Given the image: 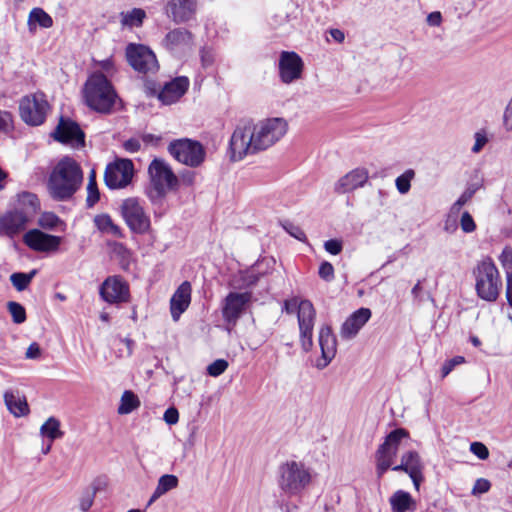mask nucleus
Masks as SVG:
<instances>
[{
    "mask_svg": "<svg viewBox=\"0 0 512 512\" xmlns=\"http://www.w3.org/2000/svg\"><path fill=\"white\" fill-rule=\"evenodd\" d=\"M283 118H269L253 125H238L230 139L231 160H242L246 155L265 150L278 142L287 132Z\"/></svg>",
    "mask_w": 512,
    "mask_h": 512,
    "instance_id": "nucleus-1",
    "label": "nucleus"
},
{
    "mask_svg": "<svg viewBox=\"0 0 512 512\" xmlns=\"http://www.w3.org/2000/svg\"><path fill=\"white\" fill-rule=\"evenodd\" d=\"M83 183V171L76 160L63 157L54 166L48 179V192L56 201H67Z\"/></svg>",
    "mask_w": 512,
    "mask_h": 512,
    "instance_id": "nucleus-2",
    "label": "nucleus"
},
{
    "mask_svg": "<svg viewBox=\"0 0 512 512\" xmlns=\"http://www.w3.org/2000/svg\"><path fill=\"white\" fill-rule=\"evenodd\" d=\"M84 100L88 107L99 113H110L117 94L111 82L102 73L92 74L83 89Z\"/></svg>",
    "mask_w": 512,
    "mask_h": 512,
    "instance_id": "nucleus-3",
    "label": "nucleus"
},
{
    "mask_svg": "<svg viewBox=\"0 0 512 512\" xmlns=\"http://www.w3.org/2000/svg\"><path fill=\"white\" fill-rule=\"evenodd\" d=\"M475 289L479 298L488 302L497 300L502 288L499 271L491 258L480 261L473 271Z\"/></svg>",
    "mask_w": 512,
    "mask_h": 512,
    "instance_id": "nucleus-4",
    "label": "nucleus"
},
{
    "mask_svg": "<svg viewBox=\"0 0 512 512\" xmlns=\"http://www.w3.org/2000/svg\"><path fill=\"white\" fill-rule=\"evenodd\" d=\"M310 481V472L301 462L288 461L279 467V487L287 495H298Z\"/></svg>",
    "mask_w": 512,
    "mask_h": 512,
    "instance_id": "nucleus-5",
    "label": "nucleus"
},
{
    "mask_svg": "<svg viewBox=\"0 0 512 512\" xmlns=\"http://www.w3.org/2000/svg\"><path fill=\"white\" fill-rule=\"evenodd\" d=\"M148 172L153 185V190L149 194L152 201L164 197L169 190L178 186L177 176L164 160L154 159L149 165Z\"/></svg>",
    "mask_w": 512,
    "mask_h": 512,
    "instance_id": "nucleus-6",
    "label": "nucleus"
},
{
    "mask_svg": "<svg viewBox=\"0 0 512 512\" xmlns=\"http://www.w3.org/2000/svg\"><path fill=\"white\" fill-rule=\"evenodd\" d=\"M168 151L178 162L191 168L201 166L206 158L205 147L199 141L188 138L172 141Z\"/></svg>",
    "mask_w": 512,
    "mask_h": 512,
    "instance_id": "nucleus-7",
    "label": "nucleus"
},
{
    "mask_svg": "<svg viewBox=\"0 0 512 512\" xmlns=\"http://www.w3.org/2000/svg\"><path fill=\"white\" fill-rule=\"evenodd\" d=\"M409 433L403 428L391 431L376 451V474L381 478L392 467L401 440L407 438Z\"/></svg>",
    "mask_w": 512,
    "mask_h": 512,
    "instance_id": "nucleus-8",
    "label": "nucleus"
},
{
    "mask_svg": "<svg viewBox=\"0 0 512 512\" xmlns=\"http://www.w3.org/2000/svg\"><path fill=\"white\" fill-rule=\"evenodd\" d=\"M120 213L131 231L144 234L150 229V218L146 214L138 198H127L122 201Z\"/></svg>",
    "mask_w": 512,
    "mask_h": 512,
    "instance_id": "nucleus-9",
    "label": "nucleus"
},
{
    "mask_svg": "<svg viewBox=\"0 0 512 512\" xmlns=\"http://www.w3.org/2000/svg\"><path fill=\"white\" fill-rule=\"evenodd\" d=\"M49 104L42 93L25 96L19 104L22 120L32 126L41 125L47 115Z\"/></svg>",
    "mask_w": 512,
    "mask_h": 512,
    "instance_id": "nucleus-10",
    "label": "nucleus"
},
{
    "mask_svg": "<svg viewBox=\"0 0 512 512\" xmlns=\"http://www.w3.org/2000/svg\"><path fill=\"white\" fill-rule=\"evenodd\" d=\"M316 319V310L311 301L303 299L297 312L300 333V344L305 352L313 347V329Z\"/></svg>",
    "mask_w": 512,
    "mask_h": 512,
    "instance_id": "nucleus-11",
    "label": "nucleus"
},
{
    "mask_svg": "<svg viewBox=\"0 0 512 512\" xmlns=\"http://www.w3.org/2000/svg\"><path fill=\"white\" fill-rule=\"evenodd\" d=\"M134 166L129 159H119L107 165L104 182L110 189H121L131 183Z\"/></svg>",
    "mask_w": 512,
    "mask_h": 512,
    "instance_id": "nucleus-12",
    "label": "nucleus"
},
{
    "mask_svg": "<svg viewBox=\"0 0 512 512\" xmlns=\"http://www.w3.org/2000/svg\"><path fill=\"white\" fill-rule=\"evenodd\" d=\"M128 63L139 73L155 72L158 62L155 54L142 44H129L126 48Z\"/></svg>",
    "mask_w": 512,
    "mask_h": 512,
    "instance_id": "nucleus-13",
    "label": "nucleus"
},
{
    "mask_svg": "<svg viewBox=\"0 0 512 512\" xmlns=\"http://www.w3.org/2000/svg\"><path fill=\"white\" fill-rule=\"evenodd\" d=\"M99 293L102 299L110 304L127 302L129 285L121 276H109L101 284Z\"/></svg>",
    "mask_w": 512,
    "mask_h": 512,
    "instance_id": "nucleus-14",
    "label": "nucleus"
},
{
    "mask_svg": "<svg viewBox=\"0 0 512 512\" xmlns=\"http://www.w3.org/2000/svg\"><path fill=\"white\" fill-rule=\"evenodd\" d=\"M303 61L295 52L283 51L279 58V74L281 81L290 84L302 76Z\"/></svg>",
    "mask_w": 512,
    "mask_h": 512,
    "instance_id": "nucleus-15",
    "label": "nucleus"
},
{
    "mask_svg": "<svg viewBox=\"0 0 512 512\" xmlns=\"http://www.w3.org/2000/svg\"><path fill=\"white\" fill-rule=\"evenodd\" d=\"M23 242L34 251L54 252L58 250L62 238L46 234L39 229H32L24 234Z\"/></svg>",
    "mask_w": 512,
    "mask_h": 512,
    "instance_id": "nucleus-16",
    "label": "nucleus"
},
{
    "mask_svg": "<svg viewBox=\"0 0 512 512\" xmlns=\"http://www.w3.org/2000/svg\"><path fill=\"white\" fill-rule=\"evenodd\" d=\"M393 471H403L409 475L415 488L419 490L420 483L423 481V469L421 457L416 451H407L401 457V463L391 467Z\"/></svg>",
    "mask_w": 512,
    "mask_h": 512,
    "instance_id": "nucleus-17",
    "label": "nucleus"
},
{
    "mask_svg": "<svg viewBox=\"0 0 512 512\" xmlns=\"http://www.w3.org/2000/svg\"><path fill=\"white\" fill-rule=\"evenodd\" d=\"M29 222L28 215L23 211H9L0 216V236L13 239L26 229Z\"/></svg>",
    "mask_w": 512,
    "mask_h": 512,
    "instance_id": "nucleus-18",
    "label": "nucleus"
},
{
    "mask_svg": "<svg viewBox=\"0 0 512 512\" xmlns=\"http://www.w3.org/2000/svg\"><path fill=\"white\" fill-rule=\"evenodd\" d=\"M54 138L62 143L79 147L84 145V133L79 125L70 120L60 118V121L53 133Z\"/></svg>",
    "mask_w": 512,
    "mask_h": 512,
    "instance_id": "nucleus-19",
    "label": "nucleus"
},
{
    "mask_svg": "<svg viewBox=\"0 0 512 512\" xmlns=\"http://www.w3.org/2000/svg\"><path fill=\"white\" fill-rule=\"evenodd\" d=\"M251 295L247 292H230L224 299L222 315L226 322L235 324L243 313L246 304L250 301Z\"/></svg>",
    "mask_w": 512,
    "mask_h": 512,
    "instance_id": "nucleus-20",
    "label": "nucleus"
},
{
    "mask_svg": "<svg viewBox=\"0 0 512 512\" xmlns=\"http://www.w3.org/2000/svg\"><path fill=\"white\" fill-rule=\"evenodd\" d=\"M369 174L365 168H356L342 176L334 185L337 194H345L363 187L368 181Z\"/></svg>",
    "mask_w": 512,
    "mask_h": 512,
    "instance_id": "nucleus-21",
    "label": "nucleus"
},
{
    "mask_svg": "<svg viewBox=\"0 0 512 512\" xmlns=\"http://www.w3.org/2000/svg\"><path fill=\"white\" fill-rule=\"evenodd\" d=\"M319 345L322 358L317 362V367L325 368L335 357L337 351L336 337L329 325H323L319 330Z\"/></svg>",
    "mask_w": 512,
    "mask_h": 512,
    "instance_id": "nucleus-22",
    "label": "nucleus"
},
{
    "mask_svg": "<svg viewBox=\"0 0 512 512\" xmlns=\"http://www.w3.org/2000/svg\"><path fill=\"white\" fill-rule=\"evenodd\" d=\"M196 0H169L165 10L175 23H184L192 19L196 12Z\"/></svg>",
    "mask_w": 512,
    "mask_h": 512,
    "instance_id": "nucleus-23",
    "label": "nucleus"
},
{
    "mask_svg": "<svg viewBox=\"0 0 512 512\" xmlns=\"http://www.w3.org/2000/svg\"><path fill=\"white\" fill-rule=\"evenodd\" d=\"M163 45L172 53L184 52L192 47L193 35L185 28H176L166 34Z\"/></svg>",
    "mask_w": 512,
    "mask_h": 512,
    "instance_id": "nucleus-24",
    "label": "nucleus"
},
{
    "mask_svg": "<svg viewBox=\"0 0 512 512\" xmlns=\"http://www.w3.org/2000/svg\"><path fill=\"white\" fill-rule=\"evenodd\" d=\"M191 284L184 281L174 292L170 299V312L174 321H178L181 314L184 313L191 302Z\"/></svg>",
    "mask_w": 512,
    "mask_h": 512,
    "instance_id": "nucleus-25",
    "label": "nucleus"
},
{
    "mask_svg": "<svg viewBox=\"0 0 512 512\" xmlns=\"http://www.w3.org/2000/svg\"><path fill=\"white\" fill-rule=\"evenodd\" d=\"M189 80L186 77H177L166 83L158 94V99L165 105L177 102L187 91Z\"/></svg>",
    "mask_w": 512,
    "mask_h": 512,
    "instance_id": "nucleus-26",
    "label": "nucleus"
},
{
    "mask_svg": "<svg viewBox=\"0 0 512 512\" xmlns=\"http://www.w3.org/2000/svg\"><path fill=\"white\" fill-rule=\"evenodd\" d=\"M371 311L368 308H360L352 313L343 323L340 334L343 338L351 339L368 322Z\"/></svg>",
    "mask_w": 512,
    "mask_h": 512,
    "instance_id": "nucleus-27",
    "label": "nucleus"
},
{
    "mask_svg": "<svg viewBox=\"0 0 512 512\" xmlns=\"http://www.w3.org/2000/svg\"><path fill=\"white\" fill-rule=\"evenodd\" d=\"M4 402L9 412L15 417H23L30 412L26 397L20 395L18 391L7 390L4 393Z\"/></svg>",
    "mask_w": 512,
    "mask_h": 512,
    "instance_id": "nucleus-28",
    "label": "nucleus"
},
{
    "mask_svg": "<svg viewBox=\"0 0 512 512\" xmlns=\"http://www.w3.org/2000/svg\"><path fill=\"white\" fill-rule=\"evenodd\" d=\"M53 24V18L43 8L35 7L29 12L27 26L30 33H34L38 26L48 29Z\"/></svg>",
    "mask_w": 512,
    "mask_h": 512,
    "instance_id": "nucleus-29",
    "label": "nucleus"
},
{
    "mask_svg": "<svg viewBox=\"0 0 512 512\" xmlns=\"http://www.w3.org/2000/svg\"><path fill=\"white\" fill-rule=\"evenodd\" d=\"M392 512H409L416 509V502L411 495L403 490H397L389 499Z\"/></svg>",
    "mask_w": 512,
    "mask_h": 512,
    "instance_id": "nucleus-30",
    "label": "nucleus"
},
{
    "mask_svg": "<svg viewBox=\"0 0 512 512\" xmlns=\"http://www.w3.org/2000/svg\"><path fill=\"white\" fill-rule=\"evenodd\" d=\"M179 479L176 475L173 474H164L162 475L157 482V486L152 493L148 505L153 504L157 499H159L164 494L178 487Z\"/></svg>",
    "mask_w": 512,
    "mask_h": 512,
    "instance_id": "nucleus-31",
    "label": "nucleus"
},
{
    "mask_svg": "<svg viewBox=\"0 0 512 512\" xmlns=\"http://www.w3.org/2000/svg\"><path fill=\"white\" fill-rule=\"evenodd\" d=\"M119 17L123 28L132 29L134 27H141L147 15L142 8H133L129 11H122Z\"/></svg>",
    "mask_w": 512,
    "mask_h": 512,
    "instance_id": "nucleus-32",
    "label": "nucleus"
},
{
    "mask_svg": "<svg viewBox=\"0 0 512 512\" xmlns=\"http://www.w3.org/2000/svg\"><path fill=\"white\" fill-rule=\"evenodd\" d=\"M94 224L102 233L109 234L118 238L123 236L122 229L120 226L114 223L109 214L103 213L96 215L94 217Z\"/></svg>",
    "mask_w": 512,
    "mask_h": 512,
    "instance_id": "nucleus-33",
    "label": "nucleus"
},
{
    "mask_svg": "<svg viewBox=\"0 0 512 512\" xmlns=\"http://www.w3.org/2000/svg\"><path fill=\"white\" fill-rule=\"evenodd\" d=\"M40 434L51 442L63 436L60 429V421L55 417H49L40 427Z\"/></svg>",
    "mask_w": 512,
    "mask_h": 512,
    "instance_id": "nucleus-34",
    "label": "nucleus"
},
{
    "mask_svg": "<svg viewBox=\"0 0 512 512\" xmlns=\"http://www.w3.org/2000/svg\"><path fill=\"white\" fill-rule=\"evenodd\" d=\"M19 205L22 207L23 212L28 216L36 213L40 209V203L38 197L30 192H23L18 195Z\"/></svg>",
    "mask_w": 512,
    "mask_h": 512,
    "instance_id": "nucleus-35",
    "label": "nucleus"
},
{
    "mask_svg": "<svg viewBox=\"0 0 512 512\" xmlns=\"http://www.w3.org/2000/svg\"><path fill=\"white\" fill-rule=\"evenodd\" d=\"M140 406L139 398L130 390L124 391L121 402L118 407V413L121 415L129 414Z\"/></svg>",
    "mask_w": 512,
    "mask_h": 512,
    "instance_id": "nucleus-36",
    "label": "nucleus"
},
{
    "mask_svg": "<svg viewBox=\"0 0 512 512\" xmlns=\"http://www.w3.org/2000/svg\"><path fill=\"white\" fill-rule=\"evenodd\" d=\"M36 273V270H32L29 273L16 272L11 274L10 281L16 290L23 291L30 285Z\"/></svg>",
    "mask_w": 512,
    "mask_h": 512,
    "instance_id": "nucleus-37",
    "label": "nucleus"
},
{
    "mask_svg": "<svg viewBox=\"0 0 512 512\" xmlns=\"http://www.w3.org/2000/svg\"><path fill=\"white\" fill-rule=\"evenodd\" d=\"M415 172L412 169L406 170L395 180V185L400 194H406L411 188V180L414 178Z\"/></svg>",
    "mask_w": 512,
    "mask_h": 512,
    "instance_id": "nucleus-38",
    "label": "nucleus"
},
{
    "mask_svg": "<svg viewBox=\"0 0 512 512\" xmlns=\"http://www.w3.org/2000/svg\"><path fill=\"white\" fill-rule=\"evenodd\" d=\"M7 309L16 324H21L26 320L25 308L18 302L10 301L7 303Z\"/></svg>",
    "mask_w": 512,
    "mask_h": 512,
    "instance_id": "nucleus-39",
    "label": "nucleus"
},
{
    "mask_svg": "<svg viewBox=\"0 0 512 512\" xmlns=\"http://www.w3.org/2000/svg\"><path fill=\"white\" fill-rule=\"evenodd\" d=\"M96 488H88L83 491L82 495L79 498V507L82 512H88L94 502Z\"/></svg>",
    "mask_w": 512,
    "mask_h": 512,
    "instance_id": "nucleus-40",
    "label": "nucleus"
},
{
    "mask_svg": "<svg viewBox=\"0 0 512 512\" xmlns=\"http://www.w3.org/2000/svg\"><path fill=\"white\" fill-rule=\"evenodd\" d=\"M59 223V217L52 212L43 213L38 219V225L43 229L48 230L54 229Z\"/></svg>",
    "mask_w": 512,
    "mask_h": 512,
    "instance_id": "nucleus-41",
    "label": "nucleus"
},
{
    "mask_svg": "<svg viewBox=\"0 0 512 512\" xmlns=\"http://www.w3.org/2000/svg\"><path fill=\"white\" fill-rule=\"evenodd\" d=\"M228 368V362L224 359H217L207 367V373L212 377H218Z\"/></svg>",
    "mask_w": 512,
    "mask_h": 512,
    "instance_id": "nucleus-42",
    "label": "nucleus"
},
{
    "mask_svg": "<svg viewBox=\"0 0 512 512\" xmlns=\"http://www.w3.org/2000/svg\"><path fill=\"white\" fill-rule=\"evenodd\" d=\"M100 199V193L97 184L93 182L87 184L86 205L88 208L93 207Z\"/></svg>",
    "mask_w": 512,
    "mask_h": 512,
    "instance_id": "nucleus-43",
    "label": "nucleus"
},
{
    "mask_svg": "<svg viewBox=\"0 0 512 512\" xmlns=\"http://www.w3.org/2000/svg\"><path fill=\"white\" fill-rule=\"evenodd\" d=\"M318 274L323 280L330 282L334 278V267L330 262L324 261L319 267Z\"/></svg>",
    "mask_w": 512,
    "mask_h": 512,
    "instance_id": "nucleus-44",
    "label": "nucleus"
},
{
    "mask_svg": "<svg viewBox=\"0 0 512 512\" xmlns=\"http://www.w3.org/2000/svg\"><path fill=\"white\" fill-rule=\"evenodd\" d=\"M460 226L463 232L471 233L476 229V224L469 212L465 211L460 219Z\"/></svg>",
    "mask_w": 512,
    "mask_h": 512,
    "instance_id": "nucleus-45",
    "label": "nucleus"
},
{
    "mask_svg": "<svg viewBox=\"0 0 512 512\" xmlns=\"http://www.w3.org/2000/svg\"><path fill=\"white\" fill-rule=\"evenodd\" d=\"M283 228L288 234H290L292 237L296 238L299 241H304L306 239L304 231L299 226L291 222H286L285 224H283Z\"/></svg>",
    "mask_w": 512,
    "mask_h": 512,
    "instance_id": "nucleus-46",
    "label": "nucleus"
},
{
    "mask_svg": "<svg viewBox=\"0 0 512 512\" xmlns=\"http://www.w3.org/2000/svg\"><path fill=\"white\" fill-rule=\"evenodd\" d=\"M474 191L473 190H466L462 193V195L458 198V200L452 205L451 207V213L457 214L461 207L465 205L472 197H473Z\"/></svg>",
    "mask_w": 512,
    "mask_h": 512,
    "instance_id": "nucleus-47",
    "label": "nucleus"
},
{
    "mask_svg": "<svg viewBox=\"0 0 512 512\" xmlns=\"http://www.w3.org/2000/svg\"><path fill=\"white\" fill-rule=\"evenodd\" d=\"M464 361L465 359L462 356H455L452 359L447 360L441 368L442 377H446L456 365H459Z\"/></svg>",
    "mask_w": 512,
    "mask_h": 512,
    "instance_id": "nucleus-48",
    "label": "nucleus"
},
{
    "mask_svg": "<svg viewBox=\"0 0 512 512\" xmlns=\"http://www.w3.org/2000/svg\"><path fill=\"white\" fill-rule=\"evenodd\" d=\"M470 451L481 460H485L489 456L488 448L481 442H473L470 445Z\"/></svg>",
    "mask_w": 512,
    "mask_h": 512,
    "instance_id": "nucleus-49",
    "label": "nucleus"
},
{
    "mask_svg": "<svg viewBox=\"0 0 512 512\" xmlns=\"http://www.w3.org/2000/svg\"><path fill=\"white\" fill-rule=\"evenodd\" d=\"M324 248L328 253L332 255H338L341 253L343 248L342 241L338 239L327 240L324 243Z\"/></svg>",
    "mask_w": 512,
    "mask_h": 512,
    "instance_id": "nucleus-50",
    "label": "nucleus"
},
{
    "mask_svg": "<svg viewBox=\"0 0 512 512\" xmlns=\"http://www.w3.org/2000/svg\"><path fill=\"white\" fill-rule=\"evenodd\" d=\"M474 138L475 143L471 150L473 153H479L488 142L486 133L484 131H478L475 133Z\"/></svg>",
    "mask_w": 512,
    "mask_h": 512,
    "instance_id": "nucleus-51",
    "label": "nucleus"
},
{
    "mask_svg": "<svg viewBox=\"0 0 512 512\" xmlns=\"http://www.w3.org/2000/svg\"><path fill=\"white\" fill-rule=\"evenodd\" d=\"M491 487L490 482L487 479L479 478L475 481L472 489L473 495H480L489 491Z\"/></svg>",
    "mask_w": 512,
    "mask_h": 512,
    "instance_id": "nucleus-52",
    "label": "nucleus"
},
{
    "mask_svg": "<svg viewBox=\"0 0 512 512\" xmlns=\"http://www.w3.org/2000/svg\"><path fill=\"white\" fill-rule=\"evenodd\" d=\"M301 303H302V300H300L297 297H294L289 300H285L282 310L285 311L287 314H292L295 311L298 312Z\"/></svg>",
    "mask_w": 512,
    "mask_h": 512,
    "instance_id": "nucleus-53",
    "label": "nucleus"
},
{
    "mask_svg": "<svg viewBox=\"0 0 512 512\" xmlns=\"http://www.w3.org/2000/svg\"><path fill=\"white\" fill-rule=\"evenodd\" d=\"M501 264L505 269L512 268V249L509 247L504 248L500 255Z\"/></svg>",
    "mask_w": 512,
    "mask_h": 512,
    "instance_id": "nucleus-54",
    "label": "nucleus"
},
{
    "mask_svg": "<svg viewBox=\"0 0 512 512\" xmlns=\"http://www.w3.org/2000/svg\"><path fill=\"white\" fill-rule=\"evenodd\" d=\"M164 420L167 424L173 425L176 424L179 420L178 410L174 407L168 408L164 413Z\"/></svg>",
    "mask_w": 512,
    "mask_h": 512,
    "instance_id": "nucleus-55",
    "label": "nucleus"
},
{
    "mask_svg": "<svg viewBox=\"0 0 512 512\" xmlns=\"http://www.w3.org/2000/svg\"><path fill=\"white\" fill-rule=\"evenodd\" d=\"M503 124L506 130L512 131V99L509 101L504 111Z\"/></svg>",
    "mask_w": 512,
    "mask_h": 512,
    "instance_id": "nucleus-56",
    "label": "nucleus"
},
{
    "mask_svg": "<svg viewBox=\"0 0 512 512\" xmlns=\"http://www.w3.org/2000/svg\"><path fill=\"white\" fill-rule=\"evenodd\" d=\"M25 356L27 359H38L41 356V348L37 343H32L26 350Z\"/></svg>",
    "mask_w": 512,
    "mask_h": 512,
    "instance_id": "nucleus-57",
    "label": "nucleus"
},
{
    "mask_svg": "<svg viewBox=\"0 0 512 512\" xmlns=\"http://www.w3.org/2000/svg\"><path fill=\"white\" fill-rule=\"evenodd\" d=\"M12 123V115L7 111L0 110V130H8Z\"/></svg>",
    "mask_w": 512,
    "mask_h": 512,
    "instance_id": "nucleus-58",
    "label": "nucleus"
},
{
    "mask_svg": "<svg viewBox=\"0 0 512 512\" xmlns=\"http://www.w3.org/2000/svg\"><path fill=\"white\" fill-rule=\"evenodd\" d=\"M140 141L135 138L128 139L124 142V148L126 151L135 153L140 150Z\"/></svg>",
    "mask_w": 512,
    "mask_h": 512,
    "instance_id": "nucleus-59",
    "label": "nucleus"
},
{
    "mask_svg": "<svg viewBox=\"0 0 512 512\" xmlns=\"http://www.w3.org/2000/svg\"><path fill=\"white\" fill-rule=\"evenodd\" d=\"M426 21L430 26H440L442 22V15L439 11L431 12L428 14Z\"/></svg>",
    "mask_w": 512,
    "mask_h": 512,
    "instance_id": "nucleus-60",
    "label": "nucleus"
},
{
    "mask_svg": "<svg viewBox=\"0 0 512 512\" xmlns=\"http://www.w3.org/2000/svg\"><path fill=\"white\" fill-rule=\"evenodd\" d=\"M506 297L509 305L512 307V273L507 272Z\"/></svg>",
    "mask_w": 512,
    "mask_h": 512,
    "instance_id": "nucleus-61",
    "label": "nucleus"
},
{
    "mask_svg": "<svg viewBox=\"0 0 512 512\" xmlns=\"http://www.w3.org/2000/svg\"><path fill=\"white\" fill-rule=\"evenodd\" d=\"M331 37L338 43H341L345 39L344 33L339 29H331L330 30Z\"/></svg>",
    "mask_w": 512,
    "mask_h": 512,
    "instance_id": "nucleus-62",
    "label": "nucleus"
},
{
    "mask_svg": "<svg viewBox=\"0 0 512 512\" xmlns=\"http://www.w3.org/2000/svg\"><path fill=\"white\" fill-rule=\"evenodd\" d=\"M182 178V181L187 184V185H191L194 181V173L193 172H190L188 171L187 173L185 174H182L181 176Z\"/></svg>",
    "mask_w": 512,
    "mask_h": 512,
    "instance_id": "nucleus-63",
    "label": "nucleus"
},
{
    "mask_svg": "<svg viewBox=\"0 0 512 512\" xmlns=\"http://www.w3.org/2000/svg\"><path fill=\"white\" fill-rule=\"evenodd\" d=\"M159 139H160L159 137H157V136H155L153 134H145L142 137V140L145 143H147V144H149V143H157L159 141Z\"/></svg>",
    "mask_w": 512,
    "mask_h": 512,
    "instance_id": "nucleus-64",
    "label": "nucleus"
}]
</instances>
